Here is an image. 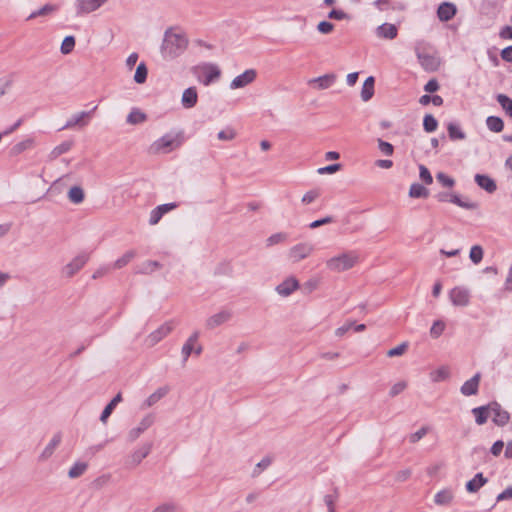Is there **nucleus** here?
I'll return each instance as SVG.
<instances>
[{"label":"nucleus","instance_id":"1","mask_svg":"<svg viewBox=\"0 0 512 512\" xmlns=\"http://www.w3.org/2000/svg\"><path fill=\"white\" fill-rule=\"evenodd\" d=\"M188 44L185 33L168 28L164 32L160 53L164 60L171 61L181 56L187 50Z\"/></svg>","mask_w":512,"mask_h":512},{"label":"nucleus","instance_id":"2","mask_svg":"<svg viewBox=\"0 0 512 512\" xmlns=\"http://www.w3.org/2000/svg\"><path fill=\"white\" fill-rule=\"evenodd\" d=\"M414 51L421 67L428 72H434L439 68L440 61L433 52V47L425 40H418L414 45Z\"/></svg>","mask_w":512,"mask_h":512},{"label":"nucleus","instance_id":"3","mask_svg":"<svg viewBox=\"0 0 512 512\" xmlns=\"http://www.w3.org/2000/svg\"><path fill=\"white\" fill-rule=\"evenodd\" d=\"M358 254L354 251L342 253L327 260V268L331 271L342 272L351 269L358 261Z\"/></svg>","mask_w":512,"mask_h":512},{"label":"nucleus","instance_id":"4","mask_svg":"<svg viewBox=\"0 0 512 512\" xmlns=\"http://www.w3.org/2000/svg\"><path fill=\"white\" fill-rule=\"evenodd\" d=\"M152 442H146L134 449L125 460L127 469H134L150 454L152 450Z\"/></svg>","mask_w":512,"mask_h":512},{"label":"nucleus","instance_id":"5","mask_svg":"<svg viewBox=\"0 0 512 512\" xmlns=\"http://www.w3.org/2000/svg\"><path fill=\"white\" fill-rule=\"evenodd\" d=\"M314 251V245L303 242L294 245L288 252V257L293 263H297L307 258Z\"/></svg>","mask_w":512,"mask_h":512},{"label":"nucleus","instance_id":"6","mask_svg":"<svg viewBox=\"0 0 512 512\" xmlns=\"http://www.w3.org/2000/svg\"><path fill=\"white\" fill-rule=\"evenodd\" d=\"M174 329V323L173 321H167L164 324H162L158 329L151 332L147 338L146 343L148 346L153 347L157 343H159L162 339H164L166 336H168L172 330Z\"/></svg>","mask_w":512,"mask_h":512},{"label":"nucleus","instance_id":"7","mask_svg":"<svg viewBox=\"0 0 512 512\" xmlns=\"http://www.w3.org/2000/svg\"><path fill=\"white\" fill-rule=\"evenodd\" d=\"M88 259L89 256L87 254L82 253L77 255L63 267L62 275L67 278L73 277L79 270L83 268V266L87 263Z\"/></svg>","mask_w":512,"mask_h":512},{"label":"nucleus","instance_id":"8","mask_svg":"<svg viewBox=\"0 0 512 512\" xmlns=\"http://www.w3.org/2000/svg\"><path fill=\"white\" fill-rule=\"evenodd\" d=\"M154 423V416L149 414V415H146L144 416L141 421L139 422V424L132 428L128 434H127V440L128 442L132 443L134 441H136L140 436L141 434H143L149 427L152 426V424Z\"/></svg>","mask_w":512,"mask_h":512},{"label":"nucleus","instance_id":"9","mask_svg":"<svg viewBox=\"0 0 512 512\" xmlns=\"http://www.w3.org/2000/svg\"><path fill=\"white\" fill-rule=\"evenodd\" d=\"M450 300L455 306L465 307L470 302V292L464 287H455L450 291Z\"/></svg>","mask_w":512,"mask_h":512},{"label":"nucleus","instance_id":"10","mask_svg":"<svg viewBox=\"0 0 512 512\" xmlns=\"http://www.w3.org/2000/svg\"><path fill=\"white\" fill-rule=\"evenodd\" d=\"M490 411H491L492 421L497 426H505L509 422V420H510L509 413L506 410L502 409L501 405L498 404L497 402L490 403Z\"/></svg>","mask_w":512,"mask_h":512},{"label":"nucleus","instance_id":"11","mask_svg":"<svg viewBox=\"0 0 512 512\" xmlns=\"http://www.w3.org/2000/svg\"><path fill=\"white\" fill-rule=\"evenodd\" d=\"M257 73L254 69H248L236 76L230 83L231 89H239L247 86L256 79Z\"/></svg>","mask_w":512,"mask_h":512},{"label":"nucleus","instance_id":"12","mask_svg":"<svg viewBox=\"0 0 512 512\" xmlns=\"http://www.w3.org/2000/svg\"><path fill=\"white\" fill-rule=\"evenodd\" d=\"M108 0H77V15L91 13L101 7Z\"/></svg>","mask_w":512,"mask_h":512},{"label":"nucleus","instance_id":"13","mask_svg":"<svg viewBox=\"0 0 512 512\" xmlns=\"http://www.w3.org/2000/svg\"><path fill=\"white\" fill-rule=\"evenodd\" d=\"M176 140L173 136L166 134L157 141H155L151 148L156 153H168L174 148Z\"/></svg>","mask_w":512,"mask_h":512},{"label":"nucleus","instance_id":"14","mask_svg":"<svg viewBox=\"0 0 512 512\" xmlns=\"http://www.w3.org/2000/svg\"><path fill=\"white\" fill-rule=\"evenodd\" d=\"M232 318V312L230 310H221L220 312L210 316L206 320V327L208 329H214L226 322H228Z\"/></svg>","mask_w":512,"mask_h":512},{"label":"nucleus","instance_id":"15","mask_svg":"<svg viewBox=\"0 0 512 512\" xmlns=\"http://www.w3.org/2000/svg\"><path fill=\"white\" fill-rule=\"evenodd\" d=\"M336 81V75L334 73L325 74L308 81L310 86H313L319 90L330 88Z\"/></svg>","mask_w":512,"mask_h":512},{"label":"nucleus","instance_id":"16","mask_svg":"<svg viewBox=\"0 0 512 512\" xmlns=\"http://www.w3.org/2000/svg\"><path fill=\"white\" fill-rule=\"evenodd\" d=\"M91 118V112H79L74 115L66 122V124L60 129H69L75 126L84 127L88 124L89 119Z\"/></svg>","mask_w":512,"mask_h":512},{"label":"nucleus","instance_id":"17","mask_svg":"<svg viewBox=\"0 0 512 512\" xmlns=\"http://www.w3.org/2000/svg\"><path fill=\"white\" fill-rule=\"evenodd\" d=\"M299 288V282L295 277H289L277 285L276 291L279 295L287 297Z\"/></svg>","mask_w":512,"mask_h":512},{"label":"nucleus","instance_id":"18","mask_svg":"<svg viewBox=\"0 0 512 512\" xmlns=\"http://www.w3.org/2000/svg\"><path fill=\"white\" fill-rule=\"evenodd\" d=\"M201 68L204 72V79L202 80V83L205 86L210 85L220 77L221 71L215 64L206 63Z\"/></svg>","mask_w":512,"mask_h":512},{"label":"nucleus","instance_id":"19","mask_svg":"<svg viewBox=\"0 0 512 512\" xmlns=\"http://www.w3.org/2000/svg\"><path fill=\"white\" fill-rule=\"evenodd\" d=\"M456 13V5L450 2L441 3L437 10V16L443 22L451 20L456 15Z\"/></svg>","mask_w":512,"mask_h":512},{"label":"nucleus","instance_id":"20","mask_svg":"<svg viewBox=\"0 0 512 512\" xmlns=\"http://www.w3.org/2000/svg\"><path fill=\"white\" fill-rule=\"evenodd\" d=\"M199 336V331L193 332L182 346L181 355L183 364L187 362L190 355L193 353L194 345L197 343Z\"/></svg>","mask_w":512,"mask_h":512},{"label":"nucleus","instance_id":"21","mask_svg":"<svg viewBox=\"0 0 512 512\" xmlns=\"http://www.w3.org/2000/svg\"><path fill=\"white\" fill-rule=\"evenodd\" d=\"M480 374H475L472 378L465 381L460 388L461 393L464 396L476 395L479 390Z\"/></svg>","mask_w":512,"mask_h":512},{"label":"nucleus","instance_id":"22","mask_svg":"<svg viewBox=\"0 0 512 512\" xmlns=\"http://www.w3.org/2000/svg\"><path fill=\"white\" fill-rule=\"evenodd\" d=\"M198 101V94L196 87H189L182 93L181 104L186 109H191L196 106Z\"/></svg>","mask_w":512,"mask_h":512},{"label":"nucleus","instance_id":"23","mask_svg":"<svg viewBox=\"0 0 512 512\" xmlns=\"http://www.w3.org/2000/svg\"><path fill=\"white\" fill-rule=\"evenodd\" d=\"M376 35L382 39L392 40L398 35V29L396 25L390 23H383L376 29Z\"/></svg>","mask_w":512,"mask_h":512},{"label":"nucleus","instance_id":"24","mask_svg":"<svg viewBox=\"0 0 512 512\" xmlns=\"http://www.w3.org/2000/svg\"><path fill=\"white\" fill-rule=\"evenodd\" d=\"M61 439H62L61 434L60 433H56L52 437L50 442L47 444V446L43 449L42 453L39 456V460L40 461H45V460L49 459L53 455V453L56 450V448L61 443Z\"/></svg>","mask_w":512,"mask_h":512},{"label":"nucleus","instance_id":"25","mask_svg":"<svg viewBox=\"0 0 512 512\" xmlns=\"http://www.w3.org/2000/svg\"><path fill=\"white\" fill-rule=\"evenodd\" d=\"M475 182L477 183V185L480 188H482L483 190H485L488 193H493L497 189L496 182L488 175L476 174Z\"/></svg>","mask_w":512,"mask_h":512},{"label":"nucleus","instance_id":"26","mask_svg":"<svg viewBox=\"0 0 512 512\" xmlns=\"http://www.w3.org/2000/svg\"><path fill=\"white\" fill-rule=\"evenodd\" d=\"M472 413L475 416V422L478 425H483L487 422L488 418L491 416L490 404L473 408Z\"/></svg>","mask_w":512,"mask_h":512},{"label":"nucleus","instance_id":"27","mask_svg":"<svg viewBox=\"0 0 512 512\" xmlns=\"http://www.w3.org/2000/svg\"><path fill=\"white\" fill-rule=\"evenodd\" d=\"M487 478L484 477L483 473H477L473 479L466 483V489L470 493H476L482 486L487 483Z\"/></svg>","mask_w":512,"mask_h":512},{"label":"nucleus","instance_id":"28","mask_svg":"<svg viewBox=\"0 0 512 512\" xmlns=\"http://www.w3.org/2000/svg\"><path fill=\"white\" fill-rule=\"evenodd\" d=\"M374 84L375 79L373 76H369L363 83L361 90V98L364 102L369 101L374 95Z\"/></svg>","mask_w":512,"mask_h":512},{"label":"nucleus","instance_id":"29","mask_svg":"<svg viewBox=\"0 0 512 512\" xmlns=\"http://www.w3.org/2000/svg\"><path fill=\"white\" fill-rule=\"evenodd\" d=\"M122 396L121 393H118L103 409L101 415H100V421L104 424H106L109 416L112 414L113 410L117 406L119 402H121Z\"/></svg>","mask_w":512,"mask_h":512},{"label":"nucleus","instance_id":"30","mask_svg":"<svg viewBox=\"0 0 512 512\" xmlns=\"http://www.w3.org/2000/svg\"><path fill=\"white\" fill-rule=\"evenodd\" d=\"M146 119H147V116L145 113H143L142 111H140L137 108H133L130 111V113L128 114L126 121L128 124L137 125V124H141V123L145 122Z\"/></svg>","mask_w":512,"mask_h":512},{"label":"nucleus","instance_id":"31","mask_svg":"<svg viewBox=\"0 0 512 512\" xmlns=\"http://www.w3.org/2000/svg\"><path fill=\"white\" fill-rule=\"evenodd\" d=\"M33 144H34V141L32 138H27L23 141H20V142L16 143L15 145H13V147L10 150V154L13 156H17V155L23 153L24 151L32 148Z\"/></svg>","mask_w":512,"mask_h":512},{"label":"nucleus","instance_id":"32","mask_svg":"<svg viewBox=\"0 0 512 512\" xmlns=\"http://www.w3.org/2000/svg\"><path fill=\"white\" fill-rule=\"evenodd\" d=\"M169 389L167 387H160L154 393H152L144 402V406L151 407L156 404L160 399H162L167 393Z\"/></svg>","mask_w":512,"mask_h":512},{"label":"nucleus","instance_id":"33","mask_svg":"<svg viewBox=\"0 0 512 512\" xmlns=\"http://www.w3.org/2000/svg\"><path fill=\"white\" fill-rule=\"evenodd\" d=\"M429 191L419 183H413L409 189V196L411 198H427Z\"/></svg>","mask_w":512,"mask_h":512},{"label":"nucleus","instance_id":"34","mask_svg":"<svg viewBox=\"0 0 512 512\" xmlns=\"http://www.w3.org/2000/svg\"><path fill=\"white\" fill-rule=\"evenodd\" d=\"M448 135L451 140H463L466 138V134L462 131L461 127L456 123H449Z\"/></svg>","mask_w":512,"mask_h":512},{"label":"nucleus","instance_id":"35","mask_svg":"<svg viewBox=\"0 0 512 512\" xmlns=\"http://www.w3.org/2000/svg\"><path fill=\"white\" fill-rule=\"evenodd\" d=\"M486 125L490 131L496 133L501 132L504 128L503 120L497 116H489L486 119Z\"/></svg>","mask_w":512,"mask_h":512},{"label":"nucleus","instance_id":"36","mask_svg":"<svg viewBox=\"0 0 512 512\" xmlns=\"http://www.w3.org/2000/svg\"><path fill=\"white\" fill-rule=\"evenodd\" d=\"M452 499H453L452 491L445 489V490L439 491L435 495L434 502L437 505H448L451 503Z\"/></svg>","mask_w":512,"mask_h":512},{"label":"nucleus","instance_id":"37","mask_svg":"<svg viewBox=\"0 0 512 512\" xmlns=\"http://www.w3.org/2000/svg\"><path fill=\"white\" fill-rule=\"evenodd\" d=\"M56 10H57V7L55 5L46 4L43 7H41L40 9L33 11L27 17V20H32V19H35V18L40 17V16L49 15V14L53 13Z\"/></svg>","mask_w":512,"mask_h":512},{"label":"nucleus","instance_id":"38","mask_svg":"<svg viewBox=\"0 0 512 512\" xmlns=\"http://www.w3.org/2000/svg\"><path fill=\"white\" fill-rule=\"evenodd\" d=\"M87 467H88V465L85 462L74 463V465L68 471L69 478L75 479V478L80 477L87 470Z\"/></svg>","mask_w":512,"mask_h":512},{"label":"nucleus","instance_id":"39","mask_svg":"<svg viewBox=\"0 0 512 512\" xmlns=\"http://www.w3.org/2000/svg\"><path fill=\"white\" fill-rule=\"evenodd\" d=\"M496 99L506 114L512 118V99L505 94H498Z\"/></svg>","mask_w":512,"mask_h":512},{"label":"nucleus","instance_id":"40","mask_svg":"<svg viewBox=\"0 0 512 512\" xmlns=\"http://www.w3.org/2000/svg\"><path fill=\"white\" fill-rule=\"evenodd\" d=\"M136 256V251L129 250L122 257L118 258L114 264V269H121L125 267L134 257Z\"/></svg>","mask_w":512,"mask_h":512},{"label":"nucleus","instance_id":"41","mask_svg":"<svg viewBox=\"0 0 512 512\" xmlns=\"http://www.w3.org/2000/svg\"><path fill=\"white\" fill-rule=\"evenodd\" d=\"M73 143L71 141H64L58 146H56L50 153L51 159H56L60 155L68 152L72 148Z\"/></svg>","mask_w":512,"mask_h":512},{"label":"nucleus","instance_id":"42","mask_svg":"<svg viewBox=\"0 0 512 512\" xmlns=\"http://www.w3.org/2000/svg\"><path fill=\"white\" fill-rule=\"evenodd\" d=\"M160 267H161V264L158 261L148 260V261L143 262L139 266L137 273L149 274V273H152L153 271H155L156 269H159Z\"/></svg>","mask_w":512,"mask_h":512},{"label":"nucleus","instance_id":"43","mask_svg":"<svg viewBox=\"0 0 512 512\" xmlns=\"http://www.w3.org/2000/svg\"><path fill=\"white\" fill-rule=\"evenodd\" d=\"M68 198L72 203L79 204L84 200V191L79 186L72 187L68 192Z\"/></svg>","mask_w":512,"mask_h":512},{"label":"nucleus","instance_id":"44","mask_svg":"<svg viewBox=\"0 0 512 512\" xmlns=\"http://www.w3.org/2000/svg\"><path fill=\"white\" fill-rule=\"evenodd\" d=\"M147 75H148V69H147L145 63L141 62L136 68V71L134 74V81L137 84H143L147 79Z\"/></svg>","mask_w":512,"mask_h":512},{"label":"nucleus","instance_id":"45","mask_svg":"<svg viewBox=\"0 0 512 512\" xmlns=\"http://www.w3.org/2000/svg\"><path fill=\"white\" fill-rule=\"evenodd\" d=\"M484 251L480 245H474L470 249L469 258L474 264H479L483 259Z\"/></svg>","mask_w":512,"mask_h":512},{"label":"nucleus","instance_id":"46","mask_svg":"<svg viewBox=\"0 0 512 512\" xmlns=\"http://www.w3.org/2000/svg\"><path fill=\"white\" fill-rule=\"evenodd\" d=\"M438 127V122L435 117L431 114L425 115L423 119V128L426 132H434Z\"/></svg>","mask_w":512,"mask_h":512},{"label":"nucleus","instance_id":"47","mask_svg":"<svg viewBox=\"0 0 512 512\" xmlns=\"http://www.w3.org/2000/svg\"><path fill=\"white\" fill-rule=\"evenodd\" d=\"M75 46V38L73 36H66L61 44V53L67 55L72 52Z\"/></svg>","mask_w":512,"mask_h":512},{"label":"nucleus","instance_id":"48","mask_svg":"<svg viewBox=\"0 0 512 512\" xmlns=\"http://www.w3.org/2000/svg\"><path fill=\"white\" fill-rule=\"evenodd\" d=\"M177 511V504L169 501V502H163L156 506L151 512H176Z\"/></svg>","mask_w":512,"mask_h":512},{"label":"nucleus","instance_id":"49","mask_svg":"<svg viewBox=\"0 0 512 512\" xmlns=\"http://www.w3.org/2000/svg\"><path fill=\"white\" fill-rule=\"evenodd\" d=\"M448 376H449V371L445 367H441V368H439L436 371L431 373V379L434 382L443 381L446 378H448Z\"/></svg>","mask_w":512,"mask_h":512},{"label":"nucleus","instance_id":"50","mask_svg":"<svg viewBox=\"0 0 512 512\" xmlns=\"http://www.w3.org/2000/svg\"><path fill=\"white\" fill-rule=\"evenodd\" d=\"M217 137L221 141H231L236 137V132L233 128L227 127L226 129L221 130L217 134Z\"/></svg>","mask_w":512,"mask_h":512},{"label":"nucleus","instance_id":"51","mask_svg":"<svg viewBox=\"0 0 512 512\" xmlns=\"http://www.w3.org/2000/svg\"><path fill=\"white\" fill-rule=\"evenodd\" d=\"M286 239H287V235L285 233H282V232L275 233L267 238L266 244L268 247H270V246L276 245L278 243H282V242L286 241Z\"/></svg>","mask_w":512,"mask_h":512},{"label":"nucleus","instance_id":"52","mask_svg":"<svg viewBox=\"0 0 512 512\" xmlns=\"http://www.w3.org/2000/svg\"><path fill=\"white\" fill-rule=\"evenodd\" d=\"M449 202L465 209H473L475 205L470 202L463 201L458 195L451 194Z\"/></svg>","mask_w":512,"mask_h":512},{"label":"nucleus","instance_id":"53","mask_svg":"<svg viewBox=\"0 0 512 512\" xmlns=\"http://www.w3.org/2000/svg\"><path fill=\"white\" fill-rule=\"evenodd\" d=\"M444 329V322H442L441 320H437L433 323L430 329V334L433 338H438L443 333Z\"/></svg>","mask_w":512,"mask_h":512},{"label":"nucleus","instance_id":"54","mask_svg":"<svg viewBox=\"0 0 512 512\" xmlns=\"http://www.w3.org/2000/svg\"><path fill=\"white\" fill-rule=\"evenodd\" d=\"M406 388H407V382L404 380L399 381L391 387V389L389 391V395H390V397H396L397 395L402 393Z\"/></svg>","mask_w":512,"mask_h":512},{"label":"nucleus","instance_id":"55","mask_svg":"<svg viewBox=\"0 0 512 512\" xmlns=\"http://www.w3.org/2000/svg\"><path fill=\"white\" fill-rule=\"evenodd\" d=\"M271 464V459L268 457L263 458L260 462L257 463L255 469L253 470L252 476L257 477L260 475L261 470L266 469Z\"/></svg>","mask_w":512,"mask_h":512},{"label":"nucleus","instance_id":"56","mask_svg":"<svg viewBox=\"0 0 512 512\" xmlns=\"http://www.w3.org/2000/svg\"><path fill=\"white\" fill-rule=\"evenodd\" d=\"M419 172V176L425 184L430 185L433 182L430 171L424 165L419 166Z\"/></svg>","mask_w":512,"mask_h":512},{"label":"nucleus","instance_id":"57","mask_svg":"<svg viewBox=\"0 0 512 512\" xmlns=\"http://www.w3.org/2000/svg\"><path fill=\"white\" fill-rule=\"evenodd\" d=\"M378 148L383 154L387 156L392 155L394 152L393 145L389 142L383 141L382 139H378Z\"/></svg>","mask_w":512,"mask_h":512},{"label":"nucleus","instance_id":"58","mask_svg":"<svg viewBox=\"0 0 512 512\" xmlns=\"http://www.w3.org/2000/svg\"><path fill=\"white\" fill-rule=\"evenodd\" d=\"M429 431V427H422L420 428L418 431H416L415 433L411 434L409 436V440L411 443H416L418 442L419 440H421Z\"/></svg>","mask_w":512,"mask_h":512},{"label":"nucleus","instance_id":"59","mask_svg":"<svg viewBox=\"0 0 512 512\" xmlns=\"http://www.w3.org/2000/svg\"><path fill=\"white\" fill-rule=\"evenodd\" d=\"M436 178L437 180L445 187H452L454 186L455 184V181L454 179H452L451 177L447 176L445 173L443 172H439L437 175H436Z\"/></svg>","mask_w":512,"mask_h":512},{"label":"nucleus","instance_id":"60","mask_svg":"<svg viewBox=\"0 0 512 512\" xmlns=\"http://www.w3.org/2000/svg\"><path fill=\"white\" fill-rule=\"evenodd\" d=\"M406 349H407V344L402 343V344L390 349L387 352V356H389V357L400 356L406 351Z\"/></svg>","mask_w":512,"mask_h":512},{"label":"nucleus","instance_id":"61","mask_svg":"<svg viewBox=\"0 0 512 512\" xmlns=\"http://www.w3.org/2000/svg\"><path fill=\"white\" fill-rule=\"evenodd\" d=\"M319 196V192L316 191V190H310L308 191L307 193H305L302 197V203L303 204H310L312 203L313 201H315V199H317Z\"/></svg>","mask_w":512,"mask_h":512},{"label":"nucleus","instance_id":"62","mask_svg":"<svg viewBox=\"0 0 512 512\" xmlns=\"http://www.w3.org/2000/svg\"><path fill=\"white\" fill-rule=\"evenodd\" d=\"M340 168H341L340 164H331V165L319 168L317 172L319 174H333V173L339 171Z\"/></svg>","mask_w":512,"mask_h":512},{"label":"nucleus","instance_id":"63","mask_svg":"<svg viewBox=\"0 0 512 512\" xmlns=\"http://www.w3.org/2000/svg\"><path fill=\"white\" fill-rule=\"evenodd\" d=\"M333 28H334V25L328 21H321L317 26L318 31L323 34L330 33L333 30Z\"/></svg>","mask_w":512,"mask_h":512},{"label":"nucleus","instance_id":"64","mask_svg":"<svg viewBox=\"0 0 512 512\" xmlns=\"http://www.w3.org/2000/svg\"><path fill=\"white\" fill-rule=\"evenodd\" d=\"M337 499V495H325L324 496V502L328 508V512H335V501Z\"/></svg>","mask_w":512,"mask_h":512}]
</instances>
